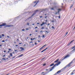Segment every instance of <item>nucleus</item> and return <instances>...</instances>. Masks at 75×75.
<instances>
[{
	"label": "nucleus",
	"mask_w": 75,
	"mask_h": 75,
	"mask_svg": "<svg viewBox=\"0 0 75 75\" xmlns=\"http://www.w3.org/2000/svg\"><path fill=\"white\" fill-rule=\"evenodd\" d=\"M54 65V63L50 65V67H52V66H53Z\"/></svg>",
	"instance_id": "obj_18"
},
{
	"label": "nucleus",
	"mask_w": 75,
	"mask_h": 75,
	"mask_svg": "<svg viewBox=\"0 0 75 75\" xmlns=\"http://www.w3.org/2000/svg\"><path fill=\"white\" fill-rule=\"evenodd\" d=\"M35 32H38V30H35Z\"/></svg>",
	"instance_id": "obj_56"
},
{
	"label": "nucleus",
	"mask_w": 75,
	"mask_h": 75,
	"mask_svg": "<svg viewBox=\"0 0 75 75\" xmlns=\"http://www.w3.org/2000/svg\"><path fill=\"white\" fill-rule=\"evenodd\" d=\"M45 59V57H44V58H43L41 59V60H43V59Z\"/></svg>",
	"instance_id": "obj_36"
},
{
	"label": "nucleus",
	"mask_w": 75,
	"mask_h": 75,
	"mask_svg": "<svg viewBox=\"0 0 75 75\" xmlns=\"http://www.w3.org/2000/svg\"><path fill=\"white\" fill-rule=\"evenodd\" d=\"M33 40H35V38H33Z\"/></svg>",
	"instance_id": "obj_64"
},
{
	"label": "nucleus",
	"mask_w": 75,
	"mask_h": 75,
	"mask_svg": "<svg viewBox=\"0 0 75 75\" xmlns=\"http://www.w3.org/2000/svg\"><path fill=\"white\" fill-rule=\"evenodd\" d=\"M2 37H4V34H2Z\"/></svg>",
	"instance_id": "obj_28"
},
{
	"label": "nucleus",
	"mask_w": 75,
	"mask_h": 75,
	"mask_svg": "<svg viewBox=\"0 0 75 75\" xmlns=\"http://www.w3.org/2000/svg\"><path fill=\"white\" fill-rule=\"evenodd\" d=\"M17 50H14V51L15 52H16V51H17Z\"/></svg>",
	"instance_id": "obj_39"
},
{
	"label": "nucleus",
	"mask_w": 75,
	"mask_h": 75,
	"mask_svg": "<svg viewBox=\"0 0 75 75\" xmlns=\"http://www.w3.org/2000/svg\"><path fill=\"white\" fill-rule=\"evenodd\" d=\"M2 38V37L1 36V35H0V39L1 38Z\"/></svg>",
	"instance_id": "obj_32"
},
{
	"label": "nucleus",
	"mask_w": 75,
	"mask_h": 75,
	"mask_svg": "<svg viewBox=\"0 0 75 75\" xmlns=\"http://www.w3.org/2000/svg\"><path fill=\"white\" fill-rule=\"evenodd\" d=\"M38 28V27H35V28Z\"/></svg>",
	"instance_id": "obj_54"
},
{
	"label": "nucleus",
	"mask_w": 75,
	"mask_h": 75,
	"mask_svg": "<svg viewBox=\"0 0 75 75\" xmlns=\"http://www.w3.org/2000/svg\"><path fill=\"white\" fill-rule=\"evenodd\" d=\"M44 72H42L41 73V74H44Z\"/></svg>",
	"instance_id": "obj_46"
},
{
	"label": "nucleus",
	"mask_w": 75,
	"mask_h": 75,
	"mask_svg": "<svg viewBox=\"0 0 75 75\" xmlns=\"http://www.w3.org/2000/svg\"><path fill=\"white\" fill-rule=\"evenodd\" d=\"M75 41V40H73L72 41H71L69 43L68 45H67V46H69V45H71V42H73V41Z\"/></svg>",
	"instance_id": "obj_4"
},
{
	"label": "nucleus",
	"mask_w": 75,
	"mask_h": 75,
	"mask_svg": "<svg viewBox=\"0 0 75 75\" xmlns=\"http://www.w3.org/2000/svg\"><path fill=\"white\" fill-rule=\"evenodd\" d=\"M29 30V29H28V28H26V30Z\"/></svg>",
	"instance_id": "obj_53"
},
{
	"label": "nucleus",
	"mask_w": 75,
	"mask_h": 75,
	"mask_svg": "<svg viewBox=\"0 0 75 75\" xmlns=\"http://www.w3.org/2000/svg\"><path fill=\"white\" fill-rule=\"evenodd\" d=\"M52 22H54V21H52Z\"/></svg>",
	"instance_id": "obj_57"
},
{
	"label": "nucleus",
	"mask_w": 75,
	"mask_h": 75,
	"mask_svg": "<svg viewBox=\"0 0 75 75\" xmlns=\"http://www.w3.org/2000/svg\"><path fill=\"white\" fill-rule=\"evenodd\" d=\"M58 61H59V59H57L55 61H54V62L55 63L57 62H58Z\"/></svg>",
	"instance_id": "obj_13"
},
{
	"label": "nucleus",
	"mask_w": 75,
	"mask_h": 75,
	"mask_svg": "<svg viewBox=\"0 0 75 75\" xmlns=\"http://www.w3.org/2000/svg\"><path fill=\"white\" fill-rule=\"evenodd\" d=\"M2 59H3L4 60H5L6 59V58H3Z\"/></svg>",
	"instance_id": "obj_27"
},
{
	"label": "nucleus",
	"mask_w": 75,
	"mask_h": 75,
	"mask_svg": "<svg viewBox=\"0 0 75 75\" xmlns=\"http://www.w3.org/2000/svg\"><path fill=\"white\" fill-rule=\"evenodd\" d=\"M30 40H33V38H31Z\"/></svg>",
	"instance_id": "obj_42"
},
{
	"label": "nucleus",
	"mask_w": 75,
	"mask_h": 75,
	"mask_svg": "<svg viewBox=\"0 0 75 75\" xmlns=\"http://www.w3.org/2000/svg\"><path fill=\"white\" fill-rule=\"evenodd\" d=\"M58 64L59 65L60 64H61V62H58Z\"/></svg>",
	"instance_id": "obj_22"
},
{
	"label": "nucleus",
	"mask_w": 75,
	"mask_h": 75,
	"mask_svg": "<svg viewBox=\"0 0 75 75\" xmlns=\"http://www.w3.org/2000/svg\"><path fill=\"white\" fill-rule=\"evenodd\" d=\"M23 54H21L19 55L18 57H22V56H23Z\"/></svg>",
	"instance_id": "obj_16"
},
{
	"label": "nucleus",
	"mask_w": 75,
	"mask_h": 75,
	"mask_svg": "<svg viewBox=\"0 0 75 75\" xmlns=\"http://www.w3.org/2000/svg\"><path fill=\"white\" fill-rule=\"evenodd\" d=\"M59 18H61V17H60V16H59Z\"/></svg>",
	"instance_id": "obj_50"
},
{
	"label": "nucleus",
	"mask_w": 75,
	"mask_h": 75,
	"mask_svg": "<svg viewBox=\"0 0 75 75\" xmlns=\"http://www.w3.org/2000/svg\"><path fill=\"white\" fill-rule=\"evenodd\" d=\"M51 10H54V8H51Z\"/></svg>",
	"instance_id": "obj_21"
},
{
	"label": "nucleus",
	"mask_w": 75,
	"mask_h": 75,
	"mask_svg": "<svg viewBox=\"0 0 75 75\" xmlns=\"http://www.w3.org/2000/svg\"><path fill=\"white\" fill-rule=\"evenodd\" d=\"M73 6V5H72L71 6H70V8H72Z\"/></svg>",
	"instance_id": "obj_20"
},
{
	"label": "nucleus",
	"mask_w": 75,
	"mask_h": 75,
	"mask_svg": "<svg viewBox=\"0 0 75 75\" xmlns=\"http://www.w3.org/2000/svg\"><path fill=\"white\" fill-rule=\"evenodd\" d=\"M45 32H46V33H48V31H45Z\"/></svg>",
	"instance_id": "obj_38"
},
{
	"label": "nucleus",
	"mask_w": 75,
	"mask_h": 75,
	"mask_svg": "<svg viewBox=\"0 0 75 75\" xmlns=\"http://www.w3.org/2000/svg\"><path fill=\"white\" fill-rule=\"evenodd\" d=\"M19 44H22V43H19Z\"/></svg>",
	"instance_id": "obj_51"
},
{
	"label": "nucleus",
	"mask_w": 75,
	"mask_h": 75,
	"mask_svg": "<svg viewBox=\"0 0 75 75\" xmlns=\"http://www.w3.org/2000/svg\"><path fill=\"white\" fill-rule=\"evenodd\" d=\"M37 24L38 25L40 24V23H37Z\"/></svg>",
	"instance_id": "obj_49"
},
{
	"label": "nucleus",
	"mask_w": 75,
	"mask_h": 75,
	"mask_svg": "<svg viewBox=\"0 0 75 75\" xmlns=\"http://www.w3.org/2000/svg\"><path fill=\"white\" fill-rule=\"evenodd\" d=\"M33 42H30V43H32Z\"/></svg>",
	"instance_id": "obj_62"
},
{
	"label": "nucleus",
	"mask_w": 75,
	"mask_h": 75,
	"mask_svg": "<svg viewBox=\"0 0 75 75\" xmlns=\"http://www.w3.org/2000/svg\"><path fill=\"white\" fill-rule=\"evenodd\" d=\"M40 18H42V16H40Z\"/></svg>",
	"instance_id": "obj_58"
},
{
	"label": "nucleus",
	"mask_w": 75,
	"mask_h": 75,
	"mask_svg": "<svg viewBox=\"0 0 75 75\" xmlns=\"http://www.w3.org/2000/svg\"><path fill=\"white\" fill-rule=\"evenodd\" d=\"M41 29H44V27H41Z\"/></svg>",
	"instance_id": "obj_25"
},
{
	"label": "nucleus",
	"mask_w": 75,
	"mask_h": 75,
	"mask_svg": "<svg viewBox=\"0 0 75 75\" xmlns=\"http://www.w3.org/2000/svg\"><path fill=\"white\" fill-rule=\"evenodd\" d=\"M70 57V55L68 54H67V55L65 56V57L63 58V59H62V61H63L64 59H66V58H68Z\"/></svg>",
	"instance_id": "obj_2"
},
{
	"label": "nucleus",
	"mask_w": 75,
	"mask_h": 75,
	"mask_svg": "<svg viewBox=\"0 0 75 75\" xmlns=\"http://www.w3.org/2000/svg\"><path fill=\"white\" fill-rule=\"evenodd\" d=\"M38 37H39V38H40V35H39L38 36Z\"/></svg>",
	"instance_id": "obj_55"
},
{
	"label": "nucleus",
	"mask_w": 75,
	"mask_h": 75,
	"mask_svg": "<svg viewBox=\"0 0 75 75\" xmlns=\"http://www.w3.org/2000/svg\"><path fill=\"white\" fill-rule=\"evenodd\" d=\"M58 13V12H56V13H55V14H57V13Z\"/></svg>",
	"instance_id": "obj_48"
},
{
	"label": "nucleus",
	"mask_w": 75,
	"mask_h": 75,
	"mask_svg": "<svg viewBox=\"0 0 75 75\" xmlns=\"http://www.w3.org/2000/svg\"><path fill=\"white\" fill-rule=\"evenodd\" d=\"M7 37L8 38H10V36H7Z\"/></svg>",
	"instance_id": "obj_35"
},
{
	"label": "nucleus",
	"mask_w": 75,
	"mask_h": 75,
	"mask_svg": "<svg viewBox=\"0 0 75 75\" xmlns=\"http://www.w3.org/2000/svg\"><path fill=\"white\" fill-rule=\"evenodd\" d=\"M37 2V1H35L34 2V3H36V2Z\"/></svg>",
	"instance_id": "obj_44"
},
{
	"label": "nucleus",
	"mask_w": 75,
	"mask_h": 75,
	"mask_svg": "<svg viewBox=\"0 0 75 75\" xmlns=\"http://www.w3.org/2000/svg\"><path fill=\"white\" fill-rule=\"evenodd\" d=\"M73 72H75V69L73 71Z\"/></svg>",
	"instance_id": "obj_63"
},
{
	"label": "nucleus",
	"mask_w": 75,
	"mask_h": 75,
	"mask_svg": "<svg viewBox=\"0 0 75 75\" xmlns=\"http://www.w3.org/2000/svg\"><path fill=\"white\" fill-rule=\"evenodd\" d=\"M68 32H67V33H66V34L65 35H67V34H68Z\"/></svg>",
	"instance_id": "obj_34"
},
{
	"label": "nucleus",
	"mask_w": 75,
	"mask_h": 75,
	"mask_svg": "<svg viewBox=\"0 0 75 75\" xmlns=\"http://www.w3.org/2000/svg\"><path fill=\"white\" fill-rule=\"evenodd\" d=\"M54 69V68H52V67L51 69L50 70V71H52V69Z\"/></svg>",
	"instance_id": "obj_17"
},
{
	"label": "nucleus",
	"mask_w": 75,
	"mask_h": 75,
	"mask_svg": "<svg viewBox=\"0 0 75 75\" xmlns=\"http://www.w3.org/2000/svg\"><path fill=\"white\" fill-rule=\"evenodd\" d=\"M13 25H7L6 27H13Z\"/></svg>",
	"instance_id": "obj_5"
},
{
	"label": "nucleus",
	"mask_w": 75,
	"mask_h": 75,
	"mask_svg": "<svg viewBox=\"0 0 75 75\" xmlns=\"http://www.w3.org/2000/svg\"><path fill=\"white\" fill-rule=\"evenodd\" d=\"M47 49H48V48H46V49L43 50L41 52V53H42V52H44V51H45V50H47Z\"/></svg>",
	"instance_id": "obj_12"
},
{
	"label": "nucleus",
	"mask_w": 75,
	"mask_h": 75,
	"mask_svg": "<svg viewBox=\"0 0 75 75\" xmlns=\"http://www.w3.org/2000/svg\"><path fill=\"white\" fill-rule=\"evenodd\" d=\"M59 65V64L58 63L56 64L53 67H52V68H54V67H55L56 65H57V66H58Z\"/></svg>",
	"instance_id": "obj_6"
},
{
	"label": "nucleus",
	"mask_w": 75,
	"mask_h": 75,
	"mask_svg": "<svg viewBox=\"0 0 75 75\" xmlns=\"http://www.w3.org/2000/svg\"><path fill=\"white\" fill-rule=\"evenodd\" d=\"M24 29H22V31H24Z\"/></svg>",
	"instance_id": "obj_40"
},
{
	"label": "nucleus",
	"mask_w": 75,
	"mask_h": 75,
	"mask_svg": "<svg viewBox=\"0 0 75 75\" xmlns=\"http://www.w3.org/2000/svg\"><path fill=\"white\" fill-rule=\"evenodd\" d=\"M8 41V40L7 39H6V41Z\"/></svg>",
	"instance_id": "obj_52"
},
{
	"label": "nucleus",
	"mask_w": 75,
	"mask_h": 75,
	"mask_svg": "<svg viewBox=\"0 0 75 75\" xmlns=\"http://www.w3.org/2000/svg\"><path fill=\"white\" fill-rule=\"evenodd\" d=\"M47 18V16H46L45 17V18Z\"/></svg>",
	"instance_id": "obj_45"
},
{
	"label": "nucleus",
	"mask_w": 75,
	"mask_h": 75,
	"mask_svg": "<svg viewBox=\"0 0 75 75\" xmlns=\"http://www.w3.org/2000/svg\"><path fill=\"white\" fill-rule=\"evenodd\" d=\"M71 51H75V46H73V47H72L71 49H73Z\"/></svg>",
	"instance_id": "obj_8"
},
{
	"label": "nucleus",
	"mask_w": 75,
	"mask_h": 75,
	"mask_svg": "<svg viewBox=\"0 0 75 75\" xmlns=\"http://www.w3.org/2000/svg\"><path fill=\"white\" fill-rule=\"evenodd\" d=\"M29 24H29V23H27V25H29Z\"/></svg>",
	"instance_id": "obj_33"
},
{
	"label": "nucleus",
	"mask_w": 75,
	"mask_h": 75,
	"mask_svg": "<svg viewBox=\"0 0 75 75\" xmlns=\"http://www.w3.org/2000/svg\"><path fill=\"white\" fill-rule=\"evenodd\" d=\"M43 66H45V65H46V64H44L43 65Z\"/></svg>",
	"instance_id": "obj_26"
},
{
	"label": "nucleus",
	"mask_w": 75,
	"mask_h": 75,
	"mask_svg": "<svg viewBox=\"0 0 75 75\" xmlns=\"http://www.w3.org/2000/svg\"><path fill=\"white\" fill-rule=\"evenodd\" d=\"M42 37H45V36H44V35H43L42 36Z\"/></svg>",
	"instance_id": "obj_47"
},
{
	"label": "nucleus",
	"mask_w": 75,
	"mask_h": 75,
	"mask_svg": "<svg viewBox=\"0 0 75 75\" xmlns=\"http://www.w3.org/2000/svg\"><path fill=\"white\" fill-rule=\"evenodd\" d=\"M46 45H47V44H46V45H44V46H42V47H45V46H46Z\"/></svg>",
	"instance_id": "obj_31"
},
{
	"label": "nucleus",
	"mask_w": 75,
	"mask_h": 75,
	"mask_svg": "<svg viewBox=\"0 0 75 75\" xmlns=\"http://www.w3.org/2000/svg\"><path fill=\"white\" fill-rule=\"evenodd\" d=\"M45 21H46V22H47V20H46Z\"/></svg>",
	"instance_id": "obj_59"
},
{
	"label": "nucleus",
	"mask_w": 75,
	"mask_h": 75,
	"mask_svg": "<svg viewBox=\"0 0 75 75\" xmlns=\"http://www.w3.org/2000/svg\"><path fill=\"white\" fill-rule=\"evenodd\" d=\"M35 45H37V43L36 42H35Z\"/></svg>",
	"instance_id": "obj_43"
},
{
	"label": "nucleus",
	"mask_w": 75,
	"mask_h": 75,
	"mask_svg": "<svg viewBox=\"0 0 75 75\" xmlns=\"http://www.w3.org/2000/svg\"><path fill=\"white\" fill-rule=\"evenodd\" d=\"M38 11V10H36L35 11V12L31 16V17H30L29 18H28L27 19H30V18H31L32 17H33V16H34V15H35V13H37V11Z\"/></svg>",
	"instance_id": "obj_1"
},
{
	"label": "nucleus",
	"mask_w": 75,
	"mask_h": 75,
	"mask_svg": "<svg viewBox=\"0 0 75 75\" xmlns=\"http://www.w3.org/2000/svg\"><path fill=\"white\" fill-rule=\"evenodd\" d=\"M20 48L21 50V51H23V50H24V48H23L22 47H20Z\"/></svg>",
	"instance_id": "obj_10"
},
{
	"label": "nucleus",
	"mask_w": 75,
	"mask_h": 75,
	"mask_svg": "<svg viewBox=\"0 0 75 75\" xmlns=\"http://www.w3.org/2000/svg\"><path fill=\"white\" fill-rule=\"evenodd\" d=\"M42 30H41V31H40V33H42Z\"/></svg>",
	"instance_id": "obj_61"
},
{
	"label": "nucleus",
	"mask_w": 75,
	"mask_h": 75,
	"mask_svg": "<svg viewBox=\"0 0 75 75\" xmlns=\"http://www.w3.org/2000/svg\"><path fill=\"white\" fill-rule=\"evenodd\" d=\"M74 71H73L71 72V73L70 74L71 75H74Z\"/></svg>",
	"instance_id": "obj_15"
},
{
	"label": "nucleus",
	"mask_w": 75,
	"mask_h": 75,
	"mask_svg": "<svg viewBox=\"0 0 75 75\" xmlns=\"http://www.w3.org/2000/svg\"><path fill=\"white\" fill-rule=\"evenodd\" d=\"M2 45H0V47Z\"/></svg>",
	"instance_id": "obj_60"
},
{
	"label": "nucleus",
	"mask_w": 75,
	"mask_h": 75,
	"mask_svg": "<svg viewBox=\"0 0 75 75\" xmlns=\"http://www.w3.org/2000/svg\"><path fill=\"white\" fill-rule=\"evenodd\" d=\"M47 24V23L46 22H43L42 23V24H41L40 25V26H42V25H44V24Z\"/></svg>",
	"instance_id": "obj_7"
},
{
	"label": "nucleus",
	"mask_w": 75,
	"mask_h": 75,
	"mask_svg": "<svg viewBox=\"0 0 75 75\" xmlns=\"http://www.w3.org/2000/svg\"><path fill=\"white\" fill-rule=\"evenodd\" d=\"M8 50L9 51H11V49H8Z\"/></svg>",
	"instance_id": "obj_37"
},
{
	"label": "nucleus",
	"mask_w": 75,
	"mask_h": 75,
	"mask_svg": "<svg viewBox=\"0 0 75 75\" xmlns=\"http://www.w3.org/2000/svg\"><path fill=\"white\" fill-rule=\"evenodd\" d=\"M61 72V70H59V71H58L57 73H56V74H60V73Z\"/></svg>",
	"instance_id": "obj_9"
},
{
	"label": "nucleus",
	"mask_w": 75,
	"mask_h": 75,
	"mask_svg": "<svg viewBox=\"0 0 75 75\" xmlns=\"http://www.w3.org/2000/svg\"><path fill=\"white\" fill-rule=\"evenodd\" d=\"M5 42V41H4V40H3L2 41V42Z\"/></svg>",
	"instance_id": "obj_30"
},
{
	"label": "nucleus",
	"mask_w": 75,
	"mask_h": 75,
	"mask_svg": "<svg viewBox=\"0 0 75 75\" xmlns=\"http://www.w3.org/2000/svg\"><path fill=\"white\" fill-rule=\"evenodd\" d=\"M10 55H11V57H12V56H13V55L12 54V53H10Z\"/></svg>",
	"instance_id": "obj_23"
},
{
	"label": "nucleus",
	"mask_w": 75,
	"mask_h": 75,
	"mask_svg": "<svg viewBox=\"0 0 75 75\" xmlns=\"http://www.w3.org/2000/svg\"><path fill=\"white\" fill-rule=\"evenodd\" d=\"M46 75V73L44 74L43 75Z\"/></svg>",
	"instance_id": "obj_41"
},
{
	"label": "nucleus",
	"mask_w": 75,
	"mask_h": 75,
	"mask_svg": "<svg viewBox=\"0 0 75 75\" xmlns=\"http://www.w3.org/2000/svg\"><path fill=\"white\" fill-rule=\"evenodd\" d=\"M72 63V62H71L69 64H68V65L67 66V67H69L70 65H71V64Z\"/></svg>",
	"instance_id": "obj_11"
},
{
	"label": "nucleus",
	"mask_w": 75,
	"mask_h": 75,
	"mask_svg": "<svg viewBox=\"0 0 75 75\" xmlns=\"http://www.w3.org/2000/svg\"><path fill=\"white\" fill-rule=\"evenodd\" d=\"M42 48H43V47H41V48H40L39 49V50H41V49H42Z\"/></svg>",
	"instance_id": "obj_24"
},
{
	"label": "nucleus",
	"mask_w": 75,
	"mask_h": 75,
	"mask_svg": "<svg viewBox=\"0 0 75 75\" xmlns=\"http://www.w3.org/2000/svg\"><path fill=\"white\" fill-rule=\"evenodd\" d=\"M38 2H39V1H38L37 2V3H36V4L33 6V7H35V6L37 5V4L38 3Z\"/></svg>",
	"instance_id": "obj_14"
},
{
	"label": "nucleus",
	"mask_w": 75,
	"mask_h": 75,
	"mask_svg": "<svg viewBox=\"0 0 75 75\" xmlns=\"http://www.w3.org/2000/svg\"><path fill=\"white\" fill-rule=\"evenodd\" d=\"M62 10V9H58V11H61Z\"/></svg>",
	"instance_id": "obj_19"
},
{
	"label": "nucleus",
	"mask_w": 75,
	"mask_h": 75,
	"mask_svg": "<svg viewBox=\"0 0 75 75\" xmlns=\"http://www.w3.org/2000/svg\"><path fill=\"white\" fill-rule=\"evenodd\" d=\"M6 25V23H3L2 24L0 25V26L1 27V26H5V25ZM0 27V28L1 27Z\"/></svg>",
	"instance_id": "obj_3"
},
{
	"label": "nucleus",
	"mask_w": 75,
	"mask_h": 75,
	"mask_svg": "<svg viewBox=\"0 0 75 75\" xmlns=\"http://www.w3.org/2000/svg\"><path fill=\"white\" fill-rule=\"evenodd\" d=\"M52 28H53V29H54V26H52Z\"/></svg>",
	"instance_id": "obj_29"
}]
</instances>
